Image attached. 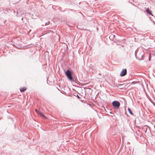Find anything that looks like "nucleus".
Here are the masks:
<instances>
[{"mask_svg": "<svg viewBox=\"0 0 155 155\" xmlns=\"http://www.w3.org/2000/svg\"><path fill=\"white\" fill-rule=\"evenodd\" d=\"M146 11L149 14V15H151L152 16H153V15L152 14L151 12L149 10V9L148 8H147L146 9Z\"/></svg>", "mask_w": 155, "mask_h": 155, "instance_id": "20e7f679", "label": "nucleus"}, {"mask_svg": "<svg viewBox=\"0 0 155 155\" xmlns=\"http://www.w3.org/2000/svg\"><path fill=\"white\" fill-rule=\"evenodd\" d=\"M65 74L67 76L68 78L70 81H74V79L73 78L72 75L71 71L68 70L65 72Z\"/></svg>", "mask_w": 155, "mask_h": 155, "instance_id": "f257e3e1", "label": "nucleus"}, {"mask_svg": "<svg viewBox=\"0 0 155 155\" xmlns=\"http://www.w3.org/2000/svg\"><path fill=\"white\" fill-rule=\"evenodd\" d=\"M113 106L116 108H118L120 105V102L117 101H114L112 102Z\"/></svg>", "mask_w": 155, "mask_h": 155, "instance_id": "f03ea898", "label": "nucleus"}, {"mask_svg": "<svg viewBox=\"0 0 155 155\" xmlns=\"http://www.w3.org/2000/svg\"><path fill=\"white\" fill-rule=\"evenodd\" d=\"M26 90V87H23L22 88H21L20 89V91L21 92H23L25 91Z\"/></svg>", "mask_w": 155, "mask_h": 155, "instance_id": "423d86ee", "label": "nucleus"}, {"mask_svg": "<svg viewBox=\"0 0 155 155\" xmlns=\"http://www.w3.org/2000/svg\"><path fill=\"white\" fill-rule=\"evenodd\" d=\"M127 73V69H123L120 73V75L123 77Z\"/></svg>", "mask_w": 155, "mask_h": 155, "instance_id": "7ed1b4c3", "label": "nucleus"}, {"mask_svg": "<svg viewBox=\"0 0 155 155\" xmlns=\"http://www.w3.org/2000/svg\"><path fill=\"white\" fill-rule=\"evenodd\" d=\"M128 110L129 113L131 115H133V114L131 110H130V108H128Z\"/></svg>", "mask_w": 155, "mask_h": 155, "instance_id": "0eeeda50", "label": "nucleus"}, {"mask_svg": "<svg viewBox=\"0 0 155 155\" xmlns=\"http://www.w3.org/2000/svg\"><path fill=\"white\" fill-rule=\"evenodd\" d=\"M35 111L38 114H39V113H40V112L38 110H37L36 109H35Z\"/></svg>", "mask_w": 155, "mask_h": 155, "instance_id": "6e6552de", "label": "nucleus"}, {"mask_svg": "<svg viewBox=\"0 0 155 155\" xmlns=\"http://www.w3.org/2000/svg\"><path fill=\"white\" fill-rule=\"evenodd\" d=\"M136 83L135 82H132L131 83V84H135Z\"/></svg>", "mask_w": 155, "mask_h": 155, "instance_id": "9d476101", "label": "nucleus"}, {"mask_svg": "<svg viewBox=\"0 0 155 155\" xmlns=\"http://www.w3.org/2000/svg\"><path fill=\"white\" fill-rule=\"evenodd\" d=\"M38 114L40 116H41L43 117L44 118L46 119H47V118L42 113L40 112Z\"/></svg>", "mask_w": 155, "mask_h": 155, "instance_id": "39448f33", "label": "nucleus"}, {"mask_svg": "<svg viewBox=\"0 0 155 155\" xmlns=\"http://www.w3.org/2000/svg\"><path fill=\"white\" fill-rule=\"evenodd\" d=\"M151 58V54H150V55H149V60L150 61V58Z\"/></svg>", "mask_w": 155, "mask_h": 155, "instance_id": "1a4fd4ad", "label": "nucleus"}]
</instances>
